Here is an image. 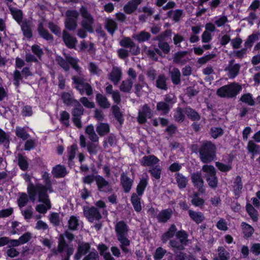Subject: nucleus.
Returning a JSON list of instances; mask_svg holds the SVG:
<instances>
[{"mask_svg": "<svg viewBox=\"0 0 260 260\" xmlns=\"http://www.w3.org/2000/svg\"><path fill=\"white\" fill-rule=\"evenodd\" d=\"M64 58L57 56L56 61L57 64L62 68L65 71L70 70V64L78 73V75L73 76L72 77L73 84L74 87L79 91L81 94H83L85 91L88 96L93 94V90L91 86L86 82L84 76L82 74L81 68L78 64V60L70 55L64 54Z\"/></svg>", "mask_w": 260, "mask_h": 260, "instance_id": "1", "label": "nucleus"}, {"mask_svg": "<svg viewBox=\"0 0 260 260\" xmlns=\"http://www.w3.org/2000/svg\"><path fill=\"white\" fill-rule=\"evenodd\" d=\"M115 231L122 252L125 254H131V251L129 249L131 241L128 239L129 228L127 224L123 220L118 221L115 225Z\"/></svg>", "mask_w": 260, "mask_h": 260, "instance_id": "2", "label": "nucleus"}, {"mask_svg": "<svg viewBox=\"0 0 260 260\" xmlns=\"http://www.w3.org/2000/svg\"><path fill=\"white\" fill-rule=\"evenodd\" d=\"M216 147L211 141L203 142L199 149L201 160L204 164L212 162L216 157Z\"/></svg>", "mask_w": 260, "mask_h": 260, "instance_id": "3", "label": "nucleus"}, {"mask_svg": "<svg viewBox=\"0 0 260 260\" xmlns=\"http://www.w3.org/2000/svg\"><path fill=\"white\" fill-rule=\"evenodd\" d=\"M74 251L72 245H70L66 242L63 235H60L58 238V246L57 248H53L51 250L53 255H57L61 254L62 260H69L70 256L73 254Z\"/></svg>", "mask_w": 260, "mask_h": 260, "instance_id": "4", "label": "nucleus"}, {"mask_svg": "<svg viewBox=\"0 0 260 260\" xmlns=\"http://www.w3.org/2000/svg\"><path fill=\"white\" fill-rule=\"evenodd\" d=\"M242 89L241 85L239 83L232 82L218 88L216 91V94L220 98H233L239 93Z\"/></svg>", "mask_w": 260, "mask_h": 260, "instance_id": "5", "label": "nucleus"}, {"mask_svg": "<svg viewBox=\"0 0 260 260\" xmlns=\"http://www.w3.org/2000/svg\"><path fill=\"white\" fill-rule=\"evenodd\" d=\"M74 107L72 110V121L74 125L78 128L82 127L81 118L84 114V109L79 101H76L73 105Z\"/></svg>", "mask_w": 260, "mask_h": 260, "instance_id": "6", "label": "nucleus"}, {"mask_svg": "<svg viewBox=\"0 0 260 260\" xmlns=\"http://www.w3.org/2000/svg\"><path fill=\"white\" fill-rule=\"evenodd\" d=\"M45 188L44 187V185L38 183L36 185L32 184H30L27 188V191L29 197L32 196H36L37 193L38 194V201H42L44 199V196L47 197V194L45 193Z\"/></svg>", "mask_w": 260, "mask_h": 260, "instance_id": "7", "label": "nucleus"}, {"mask_svg": "<svg viewBox=\"0 0 260 260\" xmlns=\"http://www.w3.org/2000/svg\"><path fill=\"white\" fill-rule=\"evenodd\" d=\"M83 213L89 222H92L94 220H100L102 218L99 209L95 207H84Z\"/></svg>", "mask_w": 260, "mask_h": 260, "instance_id": "8", "label": "nucleus"}, {"mask_svg": "<svg viewBox=\"0 0 260 260\" xmlns=\"http://www.w3.org/2000/svg\"><path fill=\"white\" fill-rule=\"evenodd\" d=\"M81 14L83 18L82 21V26L85 31L89 32L92 31L93 19L91 15L88 13L86 9L82 7L80 9Z\"/></svg>", "mask_w": 260, "mask_h": 260, "instance_id": "9", "label": "nucleus"}, {"mask_svg": "<svg viewBox=\"0 0 260 260\" xmlns=\"http://www.w3.org/2000/svg\"><path fill=\"white\" fill-rule=\"evenodd\" d=\"M95 181L99 191L104 192H111L112 191L113 189L110 184L103 176L100 175L95 176Z\"/></svg>", "mask_w": 260, "mask_h": 260, "instance_id": "10", "label": "nucleus"}, {"mask_svg": "<svg viewBox=\"0 0 260 260\" xmlns=\"http://www.w3.org/2000/svg\"><path fill=\"white\" fill-rule=\"evenodd\" d=\"M67 19L65 22L66 27L69 30H73L76 26V19L78 16L77 11L69 10L66 12Z\"/></svg>", "mask_w": 260, "mask_h": 260, "instance_id": "11", "label": "nucleus"}, {"mask_svg": "<svg viewBox=\"0 0 260 260\" xmlns=\"http://www.w3.org/2000/svg\"><path fill=\"white\" fill-rule=\"evenodd\" d=\"M152 116V111L147 104H145L139 111L137 117L138 122L140 124L145 123L147 118H150Z\"/></svg>", "mask_w": 260, "mask_h": 260, "instance_id": "12", "label": "nucleus"}, {"mask_svg": "<svg viewBox=\"0 0 260 260\" xmlns=\"http://www.w3.org/2000/svg\"><path fill=\"white\" fill-rule=\"evenodd\" d=\"M191 180L193 186L198 188L200 193H203L205 191L203 187L204 180L200 172L193 173L191 174Z\"/></svg>", "mask_w": 260, "mask_h": 260, "instance_id": "13", "label": "nucleus"}, {"mask_svg": "<svg viewBox=\"0 0 260 260\" xmlns=\"http://www.w3.org/2000/svg\"><path fill=\"white\" fill-rule=\"evenodd\" d=\"M121 46L129 48V52L133 55H137L140 53V48L132 41L129 38H124L120 42Z\"/></svg>", "mask_w": 260, "mask_h": 260, "instance_id": "14", "label": "nucleus"}, {"mask_svg": "<svg viewBox=\"0 0 260 260\" xmlns=\"http://www.w3.org/2000/svg\"><path fill=\"white\" fill-rule=\"evenodd\" d=\"M234 59L231 60L224 69L225 71L228 72V76L230 79L235 78L239 73L240 65L239 63L234 64Z\"/></svg>", "mask_w": 260, "mask_h": 260, "instance_id": "15", "label": "nucleus"}, {"mask_svg": "<svg viewBox=\"0 0 260 260\" xmlns=\"http://www.w3.org/2000/svg\"><path fill=\"white\" fill-rule=\"evenodd\" d=\"M159 161V159L154 155H145L140 160V164L144 167H153Z\"/></svg>", "mask_w": 260, "mask_h": 260, "instance_id": "16", "label": "nucleus"}, {"mask_svg": "<svg viewBox=\"0 0 260 260\" xmlns=\"http://www.w3.org/2000/svg\"><path fill=\"white\" fill-rule=\"evenodd\" d=\"M44 199L42 201H38L40 202L44 203V204H39L36 207V210L40 213H46L48 210L51 208V204L49 199V196L47 194V197L44 196Z\"/></svg>", "mask_w": 260, "mask_h": 260, "instance_id": "17", "label": "nucleus"}, {"mask_svg": "<svg viewBox=\"0 0 260 260\" xmlns=\"http://www.w3.org/2000/svg\"><path fill=\"white\" fill-rule=\"evenodd\" d=\"M122 72L121 69L117 67H113L112 70L109 75V79L110 80L114 85H117L121 79Z\"/></svg>", "mask_w": 260, "mask_h": 260, "instance_id": "18", "label": "nucleus"}, {"mask_svg": "<svg viewBox=\"0 0 260 260\" xmlns=\"http://www.w3.org/2000/svg\"><path fill=\"white\" fill-rule=\"evenodd\" d=\"M187 51L178 52L175 53L173 57V62L176 64L184 65L189 61L186 57Z\"/></svg>", "mask_w": 260, "mask_h": 260, "instance_id": "19", "label": "nucleus"}, {"mask_svg": "<svg viewBox=\"0 0 260 260\" xmlns=\"http://www.w3.org/2000/svg\"><path fill=\"white\" fill-rule=\"evenodd\" d=\"M166 34L160 35L154 39V40L158 41V46L164 54H168L170 50V48L168 43L164 42L165 38L166 37Z\"/></svg>", "mask_w": 260, "mask_h": 260, "instance_id": "20", "label": "nucleus"}, {"mask_svg": "<svg viewBox=\"0 0 260 260\" xmlns=\"http://www.w3.org/2000/svg\"><path fill=\"white\" fill-rule=\"evenodd\" d=\"M120 181L124 191L126 193L128 192L131 189L133 181L124 173L121 174Z\"/></svg>", "mask_w": 260, "mask_h": 260, "instance_id": "21", "label": "nucleus"}, {"mask_svg": "<svg viewBox=\"0 0 260 260\" xmlns=\"http://www.w3.org/2000/svg\"><path fill=\"white\" fill-rule=\"evenodd\" d=\"M142 0H131L128 2L123 7L124 12L127 14L133 13L137 8Z\"/></svg>", "mask_w": 260, "mask_h": 260, "instance_id": "22", "label": "nucleus"}, {"mask_svg": "<svg viewBox=\"0 0 260 260\" xmlns=\"http://www.w3.org/2000/svg\"><path fill=\"white\" fill-rule=\"evenodd\" d=\"M171 80L174 85H178L181 83V73L180 70L176 68H174L169 71Z\"/></svg>", "mask_w": 260, "mask_h": 260, "instance_id": "23", "label": "nucleus"}, {"mask_svg": "<svg viewBox=\"0 0 260 260\" xmlns=\"http://www.w3.org/2000/svg\"><path fill=\"white\" fill-rule=\"evenodd\" d=\"M172 215V211L171 209L161 210L157 215L156 218L159 222H166Z\"/></svg>", "mask_w": 260, "mask_h": 260, "instance_id": "24", "label": "nucleus"}, {"mask_svg": "<svg viewBox=\"0 0 260 260\" xmlns=\"http://www.w3.org/2000/svg\"><path fill=\"white\" fill-rule=\"evenodd\" d=\"M63 40L66 46L69 48H75L77 39L71 34H63Z\"/></svg>", "mask_w": 260, "mask_h": 260, "instance_id": "25", "label": "nucleus"}, {"mask_svg": "<svg viewBox=\"0 0 260 260\" xmlns=\"http://www.w3.org/2000/svg\"><path fill=\"white\" fill-rule=\"evenodd\" d=\"M175 178L179 189H183L186 187L188 183V179L183 174L177 173L175 174Z\"/></svg>", "mask_w": 260, "mask_h": 260, "instance_id": "26", "label": "nucleus"}, {"mask_svg": "<svg viewBox=\"0 0 260 260\" xmlns=\"http://www.w3.org/2000/svg\"><path fill=\"white\" fill-rule=\"evenodd\" d=\"M233 188L235 195L239 197L241 193L242 189L243 188V184L240 176H237L234 179Z\"/></svg>", "mask_w": 260, "mask_h": 260, "instance_id": "27", "label": "nucleus"}, {"mask_svg": "<svg viewBox=\"0 0 260 260\" xmlns=\"http://www.w3.org/2000/svg\"><path fill=\"white\" fill-rule=\"evenodd\" d=\"M177 231V229L174 224L169 228L168 230L161 236V240L163 243H166L170 238H173Z\"/></svg>", "mask_w": 260, "mask_h": 260, "instance_id": "28", "label": "nucleus"}, {"mask_svg": "<svg viewBox=\"0 0 260 260\" xmlns=\"http://www.w3.org/2000/svg\"><path fill=\"white\" fill-rule=\"evenodd\" d=\"M96 131L101 137L105 136L110 132V126L107 123L100 122L96 125Z\"/></svg>", "mask_w": 260, "mask_h": 260, "instance_id": "29", "label": "nucleus"}, {"mask_svg": "<svg viewBox=\"0 0 260 260\" xmlns=\"http://www.w3.org/2000/svg\"><path fill=\"white\" fill-rule=\"evenodd\" d=\"M217 252V255L213 258V260H229L230 259V253L223 247H219Z\"/></svg>", "mask_w": 260, "mask_h": 260, "instance_id": "30", "label": "nucleus"}, {"mask_svg": "<svg viewBox=\"0 0 260 260\" xmlns=\"http://www.w3.org/2000/svg\"><path fill=\"white\" fill-rule=\"evenodd\" d=\"M167 80V78L165 75H159L156 80V86L160 89L167 90L168 89Z\"/></svg>", "mask_w": 260, "mask_h": 260, "instance_id": "31", "label": "nucleus"}, {"mask_svg": "<svg viewBox=\"0 0 260 260\" xmlns=\"http://www.w3.org/2000/svg\"><path fill=\"white\" fill-rule=\"evenodd\" d=\"M142 196H139V194H137L136 193H133L131 197V202L135 210L139 212L142 210V207L141 205V197Z\"/></svg>", "mask_w": 260, "mask_h": 260, "instance_id": "32", "label": "nucleus"}, {"mask_svg": "<svg viewBox=\"0 0 260 260\" xmlns=\"http://www.w3.org/2000/svg\"><path fill=\"white\" fill-rule=\"evenodd\" d=\"M135 93L138 96H141L144 92H147L148 85L146 82H138L135 85Z\"/></svg>", "mask_w": 260, "mask_h": 260, "instance_id": "33", "label": "nucleus"}, {"mask_svg": "<svg viewBox=\"0 0 260 260\" xmlns=\"http://www.w3.org/2000/svg\"><path fill=\"white\" fill-rule=\"evenodd\" d=\"M61 98L63 103L67 106H70L71 104L74 105L76 103L77 100L74 98L72 93L67 92H63L61 93Z\"/></svg>", "mask_w": 260, "mask_h": 260, "instance_id": "34", "label": "nucleus"}, {"mask_svg": "<svg viewBox=\"0 0 260 260\" xmlns=\"http://www.w3.org/2000/svg\"><path fill=\"white\" fill-rule=\"evenodd\" d=\"M96 100L99 105L104 109L109 108L111 106L107 98L101 93H98L96 95Z\"/></svg>", "mask_w": 260, "mask_h": 260, "instance_id": "35", "label": "nucleus"}, {"mask_svg": "<svg viewBox=\"0 0 260 260\" xmlns=\"http://www.w3.org/2000/svg\"><path fill=\"white\" fill-rule=\"evenodd\" d=\"M18 165L20 168L23 171H26L28 167V163L26 156L21 153H18L17 156Z\"/></svg>", "mask_w": 260, "mask_h": 260, "instance_id": "36", "label": "nucleus"}, {"mask_svg": "<svg viewBox=\"0 0 260 260\" xmlns=\"http://www.w3.org/2000/svg\"><path fill=\"white\" fill-rule=\"evenodd\" d=\"M133 82L131 79L123 80L119 86L120 90L124 92L129 93L132 88Z\"/></svg>", "mask_w": 260, "mask_h": 260, "instance_id": "37", "label": "nucleus"}, {"mask_svg": "<svg viewBox=\"0 0 260 260\" xmlns=\"http://www.w3.org/2000/svg\"><path fill=\"white\" fill-rule=\"evenodd\" d=\"M85 133L88 135V138L91 141L98 142L99 138L96 134L94 127L92 125L90 124L86 126L85 128Z\"/></svg>", "mask_w": 260, "mask_h": 260, "instance_id": "38", "label": "nucleus"}, {"mask_svg": "<svg viewBox=\"0 0 260 260\" xmlns=\"http://www.w3.org/2000/svg\"><path fill=\"white\" fill-rule=\"evenodd\" d=\"M188 214L190 218L197 224L202 222L205 218L203 214L200 212H195L192 210H189Z\"/></svg>", "mask_w": 260, "mask_h": 260, "instance_id": "39", "label": "nucleus"}, {"mask_svg": "<svg viewBox=\"0 0 260 260\" xmlns=\"http://www.w3.org/2000/svg\"><path fill=\"white\" fill-rule=\"evenodd\" d=\"M147 185L148 176H147L146 178H143L141 179L136 188L137 194L142 196Z\"/></svg>", "mask_w": 260, "mask_h": 260, "instance_id": "40", "label": "nucleus"}, {"mask_svg": "<svg viewBox=\"0 0 260 260\" xmlns=\"http://www.w3.org/2000/svg\"><path fill=\"white\" fill-rule=\"evenodd\" d=\"M52 174L56 178L63 177L67 174L66 168L60 165H57L53 168Z\"/></svg>", "mask_w": 260, "mask_h": 260, "instance_id": "41", "label": "nucleus"}, {"mask_svg": "<svg viewBox=\"0 0 260 260\" xmlns=\"http://www.w3.org/2000/svg\"><path fill=\"white\" fill-rule=\"evenodd\" d=\"M98 143V142L91 141L87 143V150L90 154L95 155L99 151L100 147Z\"/></svg>", "mask_w": 260, "mask_h": 260, "instance_id": "42", "label": "nucleus"}, {"mask_svg": "<svg viewBox=\"0 0 260 260\" xmlns=\"http://www.w3.org/2000/svg\"><path fill=\"white\" fill-rule=\"evenodd\" d=\"M112 113L115 118L117 120L120 124L123 122V115L120 111V108L117 105H114L112 107Z\"/></svg>", "mask_w": 260, "mask_h": 260, "instance_id": "43", "label": "nucleus"}, {"mask_svg": "<svg viewBox=\"0 0 260 260\" xmlns=\"http://www.w3.org/2000/svg\"><path fill=\"white\" fill-rule=\"evenodd\" d=\"M202 170L206 173L205 175V178L216 175V170L212 165H204L202 167Z\"/></svg>", "mask_w": 260, "mask_h": 260, "instance_id": "44", "label": "nucleus"}, {"mask_svg": "<svg viewBox=\"0 0 260 260\" xmlns=\"http://www.w3.org/2000/svg\"><path fill=\"white\" fill-rule=\"evenodd\" d=\"M184 112L187 117L192 120L196 121L200 119V115L195 110L190 107H186L184 109Z\"/></svg>", "mask_w": 260, "mask_h": 260, "instance_id": "45", "label": "nucleus"}, {"mask_svg": "<svg viewBox=\"0 0 260 260\" xmlns=\"http://www.w3.org/2000/svg\"><path fill=\"white\" fill-rule=\"evenodd\" d=\"M171 108L170 105L163 101L158 102L156 105V110L161 112L163 114H168Z\"/></svg>", "mask_w": 260, "mask_h": 260, "instance_id": "46", "label": "nucleus"}, {"mask_svg": "<svg viewBox=\"0 0 260 260\" xmlns=\"http://www.w3.org/2000/svg\"><path fill=\"white\" fill-rule=\"evenodd\" d=\"M15 134L17 137L21 138L23 141L27 140L30 137L24 127L19 126L16 127Z\"/></svg>", "mask_w": 260, "mask_h": 260, "instance_id": "47", "label": "nucleus"}, {"mask_svg": "<svg viewBox=\"0 0 260 260\" xmlns=\"http://www.w3.org/2000/svg\"><path fill=\"white\" fill-rule=\"evenodd\" d=\"M0 143L3 144L6 148L9 147L10 135L0 128Z\"/></svg>", "mask_w": 260, "mask_h": 260, "instance_id": "48", "label": "nucleus"}, {"mask_svg": "<svg viewBox=\"0 0 260 260\" xmlns=\"http://www.w3.org/2000/svg\"><path fill=\"white\" fill-rule=\"evenodd\" d=\"M246 209L249 215L254 221H256L258 219L257 211L254 208L252 205L247 204L246 206Z\"/></svg>", "mask_w": 260, "mask_h": 260, "instance_id": "49", "label": "nucleus"}, {"mask_svg": "<svg viewBox=\"0 0 260 260\" xmlns=\"http://www.w3.org/2000/svg\"><path fill=\"white\" fill-rule=\"evenodd\" d=\"M247 149L249 152L252 153L253 156L260 153V147L252 140L248 142Z\"/></svg>", "mask_w": 260, "mask_h": 260, "instance_id": "50", "label": "nucleus"}, {"mask_svg": "<svg viewBox=\"0 0 260 260\" xmlns=\"http://www.w3.org/2000/svg\"><path fill=\"white\" fill-rule=\"evenodd\" d=\"M182 11L179 9L170 11L168 13V16L176 22L180 20L182 16Z\"/></svg>", "mask_w": 260, "mask_h": 260, "instance_id": "51", "label": "nucleus"}, {"mask_svg": "<svg viewBox=\"0 0 260 260\" xmlns=\"http://www.w3.org/2000/svg\"><path fill=\"white\" fill-rule=\"evenodd\" d=\"M242 226L244 237H250L253 233V228L251 225L246 223L245 222L242 223Z\"/></svg>", "mask_w": 260, "mask_h": 260, "instance_id": "52", "label": "nucleus"}, {"mask_svg": "<svg viewBox=\"0 0 260 260\" xmlns=\"http://www.w3.org/2000/svg\"><path fill=\"white\" fill-rule=\"evenodd\" d=\"M240 100L250 106H253L255 105V102L252 98V95L249 93L242 95Z\"/></svg>", "mask_w": 260, "mask_h": 260, "instance_id": "53", "label": "nucleus"}, {"mask_svg": "<svg viewBox=\"0 0 260 260\" xmlns=\"http://www.w3.org/2000/svg\"><path fill=\"white\" fill-rule=\"evenodd\" d=\"M169 244L173 248L174 252H176V250H182L184 249V245L182 244L179 241H178L176 239H173L170 241Z\"/></svg>", "mask_w": 260, "mask_h": 260, "instance_id": "54", "label": "nucleus"}, {"mask_svg": "<svg viewBox=\"0 0 260 260\" xmlns=\"http://www.w3.org/2000/svg\"><path fill=\"white\" fill-rule=\"evenodd\" d=\"M185 116L183 113V110L181 108L178 107L175 110L174 114V120L178 122H183L184 120Z\"/></svg>", "mask_w": 260, "mask_h": 260, "instance_id": "55", "label": "nucleus"}, {"mask_svg": "<svg viewBox=\"0 0 260 260\" xmlns=\"http://www.w3.org/2000/svg\"><path fill=\"white\" fill-rule=\"evenodd\" d=\"M176 237L179 239V241L184 246L187 244L188 235L184 231H179L176 234Z\"/></svg>", "mask_w": 260, "mask_h": 260, "instance_id": "56", "label": "nucleus"}, {"mask_svg": "<svg viewBox=\"0 0 260 260\" xmlns=\"http://www.w3.org/2000/svg\"><path fill=\"white\" fill-rule=\"evenodd\" d=\"M60 121L62 124L65 125L67 127H69L70 126V114L69 113L66 111H63L60 113Z\"/></svg>", "mask_w": 260, "mask_h": 260, "instance_id": "57", "label": "nucleus"}, {"mask_svg": "<svg viewBox=\"0 0 260 260\" xmlns=\"http://www.w3.org/2000/svg\"><path fill=\"white\" fill-rule=\"evenodd\" d=\"M49 220L54 226H57L60 224L61 219L57 213H52L50 215Z\"/></svg>", "mask_w": 260, "mask_h": 260, "instance_id": "58", "label": "nucleus"}, {"mask_svg": "<svg viewBox=\"0 0 260 260\" xmlns=\"http://www.w3.org/2000/svg\"><path fill=\"white\" fill-rule=\"evenodd\" d=\"M79 225L78 219L77 217L72 216L68 221V227L70 230H76Z\"/></svg>", "mask_w": 260, "mask_h": 260, "instance_id": "59", "label": "nucleus"}, {"mask_svg": "<svg viewBox=\"0 0 260 260\" xmlns=\"http://www.w3.org/2000/svg\"><path fill=\"white\" fill-rule=\"evenodd\" d=\"M148 172H150L152 176L155 178L156 179H159L160 178L161 172L160 167L158 166H155L153 168L149 169Z\"/></svg>", "mask_w": 260, "mask_h": 260, "instance_id": "60", "label": "nucleus"}, {"mask_svg": "<svg viewBox=\"0 0 260 260\" xmlns=\"http://www.w3.org/2000/svg\"><path fill=\"white\" fill-rule=\"evenodd\" d=\"M215 166L219 171L222 172H227L232 169L231 164L225 165L219 161L215 162Z\"/></svg>", "mask_w": 260, "mask_h": 260, "instance_id": "61", "label": "nucleus"}, {"mask_svg": "<svg viewBox=\"0 0 260 260\" xmlns=\"http://www.w3.org/2000/svg\"><path fill=\"white\" fill-rule=\"evenodd\" d=\"M90 249V245L88 243H80L79 244L77 250L83 255L86 254Z\"/></svg>", "mask_w": 260, "mask_h": 260, "instance_id": "62", "label": "nucleus"}, {"mask_svg": "<svg viewBox=\"0 0 260 260\" xmlns=\"http://www.w3.org/2000/svg\"><path fill=\"white\" fill-rule=\"evenodd\" d=\"M28 202V198L26 193H21L18 199V205L20 208L25 206Z\"/></svg>", "mask_w": 260, "mask_h": 260, "instance_id": "63", "label": "nucleus"}, {"mask_svg": "<svg viewBox=\"0 0 260 260\" xmlns=\"http://www.w3.org/2000/svg\"><path fill=\"white\" fill-rule=\"evenodd\" d=\"M109 144L111 146H112L116 144V137L113 134H110L104 140L103 146L105 148L108 146Z\"/></svg>", "mask_w": 260, "mask_h": 260, "instance_id": "64", "label": "nucleus"}]
</instances>
